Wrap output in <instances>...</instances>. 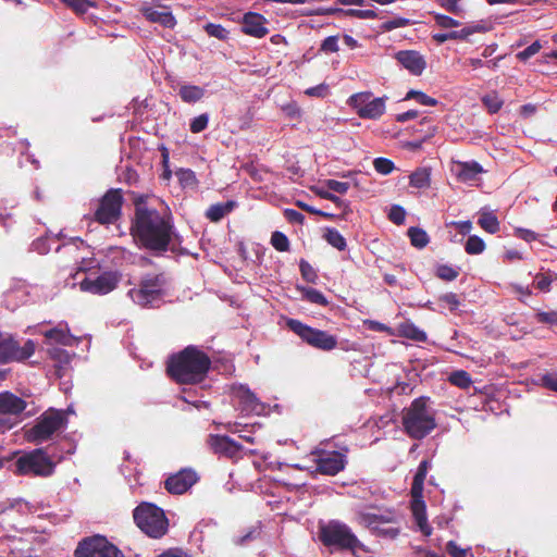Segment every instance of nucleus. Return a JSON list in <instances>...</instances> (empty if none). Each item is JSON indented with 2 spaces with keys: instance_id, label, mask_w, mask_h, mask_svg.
Listing matches in <instances>:
<instances>
[{
  "instance_id": "38",
  "label": "nucleus",
  "mask_w": 557,
  "mask_h": 557,
  "mask_svg": "<svg viewBox=\"0 0 557 557\" xmlns=\"http://www.w3.org/2000/svg\"><path fill=\"white\" fill-rule=\"evenodd\" d=\"M301 290H302L304 297L308 301H310L312 304L321 305V306H326L327 305L326 298L318 289L308 287V288H302Z\"/></svg>"
},
{
  "instance_id": "21",
  "label": "nucleus",
  "mask_w": 557,
  "mask_h": 557,
  "mask_svg": "<svg viewBox=\"0 0 557 557\" xmlns=\"http://www.w3.org/2000/svg\"><path fill=\"white\" fill-rule=\"evenodd\" d=\"M242 32L245 35L263 38L269 34L268 20L256 12H247L242 18Z\"/></svg>"
},
{
  "instance_id": "61",
  "label": "nucleus",
  "mask_w": 557,
  "mask_h": 557,
  "mask_svg": "<svg viewBox=\"0 0 557 557\" xmlns=\"http://www.w3.org/2000/svg\"><path fill=\"white\" fill-rule=\"evenodd\" d=\"M16 424V418L0 413V432L11 430Z\"/></svg>"
},
{
  "instance_id": "28",
  "label": "nucleus",
  "mask_w": 557,
  "mask_h": 557,
  "mask_svg": "<svg viewBox=\"0 0 557 557\" xmlns=\"http://www.w3.org/2000/svg\"><path fill=\"white\" fill-rule=\"evenodd\" d=\"M411 187L418 189L429 188L431 185V169L426 166L418 168L409 176Z\"/></svg>"
},
{
  "instance_id": "1",
  "label": "nucleus",
  "mask_w": 557,
  "mask_h": 557,
  "mask_svg": "<svg viewBox=\"0 0 557 557\" xmlns=\"http://www.w3.org/2000/svg\"><path fill=\"white\" fill-rule=\"evenodd\" d=\"M170 218L144 202L136 203L132 233L145 248L165 251L173 235Z\"/></svg>"
},
{
  "instance_id": "32",
  "label": "nucleus",
  "mask_w": 557,
  "mask_h": 557,
  "mask_svg": "<svg viewBox=\"0 0 557 557\" xmlns=\"http://www.w3.org/2000/svg\"><path fill=\"white\" fill-rule=\"evenodd\" d=\"M408 236L410 238V243L416 248H424L429 244V235L426 232L420 227H410L408 230Z\"/></svg>"
},
{
  "instance_id": "3",
  "label": "nucleus",
  "mask_w": 557,
  "mask_h": 557,
  "mask_svg": "<svg viewBox=\"0 0 557 557\" xmlns=\"http://www.w3.org/2000/svg\"><path fill=\"white\" fill-rule=\"evenodd\" d=\"M403 424L407 434L416 440L425 437L435 429V418L425 398L414 399L410 407L404 410Z\"/></svg>"
},
{
  "instance_id": "18",
  "label": "nucleus",
  "mask_w": 557,
  "mask_h": 557,
  "mask_svg": "<svg viewBox=\"0 0 557 557\" xmlns=\"http://www.w3.org/2000/svg\"><path fill=\"white\" fill-rule=\"evenodd\" d=\"M317 470L326 475H335L345 468V455L338 451L315 450L312 453Z\"/></svg>"
},
{
  "instance_id": "60",
  "label": "nucleus",
  "mask_w": 557,
  "mask_h": 557,
  "mask_svg": "<svg viewBox=\"0 0 557 557\" xmlns=\"http://www.w3.org/2000/svg\"><path fill=\"white\" fill-rule=\"evenodd\" d=\"M542 384L548 389L557 392V373H546L542 376Z\"/></svg>"
},
{
  "instance_id": "11",
  "label": "nucleus",
  "mask_w": 557,
  "mask_h": 557,
  "mask_svg": "<svg viewBox=\"0 0 557 557\" xmlns=\"http://www.w3.org/2000/svg\"><path fill=\"white\" fill-rule=\"evenodd\" d=\"M123 196L120 189H110L98 201L94 216L100 224L114 223L121 214Z\"/></svg>"
},
{
  "instance_id": "42",
  "label": "nucleus",
  "mask_w": 557,
  "mask_h": 557,
  "mask_svg": "<svg viewBox=\"0 0 557 557\" xmlns=\"http://www.w3.org/2000/svg\"><path fill=\"white\" fill-rule=\"evenodd\" d=\"M209 114L202 113L190 121V132L198 134L208 127Z\"/></svg>"
},
{
  "instance_id": "37",
  "label": "nucleus",
  "mask_w": 557,
  "mask_h": 557,
  "mask_svg": "<svg viewBox=\"0 0 557 557\" xmlns=\"http://www.w3.org/2000/svg\"><path fill=\"white\" fill-rule=\"evenodd\" d=\"M409 99H414L422 106H436L437 104L436 99L425 95L422 91H418V90H413V89L409 90L405 97V100H409Z\"/></svg>"
},
{
  "instance_id": "62",
  "label": "nucleus",
  "mask_w": 557,
  "mask_h": 557,
  "mask_svg": "<svg viewBox=\"0 0 557 557\" xmlns=\"http://www.w3.org/2000/svg\"><path fill=\"white\" fill-rule=\"evenodd\" d=\"M321 49L325 52L338 51L337 37H335V36L326 37L321 45Z\"/></svg>"
},
{
  "instance_id": "2",
  "label": "nucleus",
  "mask_w": 557,
  "mask_h": 557,
  "mask_svg": "<svg viewBox=\"0 0 557 557\" xmlns=\"http://www.w3.org/2000/svg\"><path fill=\"white\" fill-rule=\"evenodd\" d=\"M210 364L207 354L195 346H188L170 358L168 372L178 383L194 384L205 379Z\"/></svg>"
},
{
  "instance_id": "52",
  "label": "nucleus",
  "mask_w": 557,
  "mask_h": 557,
  "mask_svg": "<svg viewBox=\"0 0 557 557\" xmlns=\"http://www.w3.org/2000/svg\"><path fill=\"white\" fill-rule=\"evenodd\" d=\"M440 301L444 304L449 310L454 311L460 305L459 298L454 293H447L440 297Z\"/></svg>"
},
{
  "instance_id": "54",
  "label": "nucleus",
  "mask_w": 557,
  "mask_h": 557,
  "mask_svg": "<svg viewBox=\"0 0 557 557\" xmlns=\"http://www.w3.org/2000/svg\"><path fill=\"white\" fill-rule=\"evenodd\" d=\"M535 319L540 323L557 325V311H541L535 314Z\"/></svg>"
},
{
  "instance_id": "29",
  "label": "nucleus",
  "mask_w": 557,
  "mask_h": 557,
  "mask_svg": "<svg viewBox=\"0 0 557 557\" xmlns=\"http://www.w3.org/2000/svg\"><path fill=\"white\" fill-rule=\"evenodd\" d=\"M178 95L186 103H195L201 100L205 96V89L196 85H182Z\"/></svg>"
},
{
  "instance_id": "51",
  "label": "nucleus",
  "mask_w": 557,
  "mask_h": 557,
  "mask_svg": "<svg viewBox=\"0 0 557 557\" xmlns=\"http://www.w3.org/2000/svg\"><path fill=\"white\" fill-rule=\"evenodd\" d=\"M434 18L436 24L442 28H451L460 25L459 21L444 14H435Z\"/></svg>"
},
{
  "instance_id": "47",
  "label": "nucleus",
  "mask_w": 557,
  "mask_h": 557,
  "mask_svg": "<svg viewBox=\"0 0 557 557\" xmlns=\"http://www.w3.org/2000/svg\"><path fill=\"white\" fill-rule=\"evenodd\" d=\"M376 172L383 175L389 174L394 170V163L386 158H376L373 162Z\"/></svg>"
},
{
  "instance_id": "14",
  "label": "nucleus",
  "mask_w": 557,
  "mask_h": 557,
  "mask_svg": "<svg viewBox=\"0 0 557 557\" xmlns=\"http://www.w3.org/2000/svg\"><path fill=\"white\" fill-rule=\"evenodd\" d=\"M35 347L32 339L20 347L10 335L0 333V363L26 360L34 354Z\"/></svg>"
},
{
  "instance_id": "25",
  "label": "nucleus",
  "mask_w": 557,
  "mask_h": 557,
  "mask_svg": "<svg viewBox=\"0 0 557 557\" xmlns=\"http://www.w3.org/2000/svg\"><path fill=\"white\" fill-rule=\"evenodd\" d=\"M25 408L26 403L22 398L11 393L0 394V413L16 418Z\"/></svg>"
},
{
  "instance_id": "15",
  "label": "nucleus",
  "mask_w": 557,
  "mask_h": 557,
  "mask_svg": "<svg viewBox=\"0 0 557 557\" xmlns=\"http://www.w3.org/2000/svg\"><path fill=\"white\" fill-rule=\"evenodd\" d=\"M396 519L395 512L387 510L383 513L376 515V513H368V512H360L358 515V521L373 530H376L380 534L395 537L398 535L399 531L397 528H382L385 524L393 523Z\"/></svg>"
},
{
  "instance_id": "24",
  "label": "nucleus",
  "mask_w": 557,
  "mask_h": 557,
  "mask_svg": "<svg viewBox=\"0 0 557 557\" xmlns=\"http://www.w3.org/2000/svg\"><path fill=\"white\" fill-rule=\"evenodd\" d=\"M140 12L147 21L160 24L165 28L172 29L176 25V18L169 10L159 11L151 5H143Z\"/></svg>"
},
{
  "instance_id": "43",
  "label": "nucleus",
  "mask_w": 557,
  "mask_h": 557,
  "mask_svg": "<svg viewBox=\"0 0 557 557\" xmlns=\"http://www.w3.org/2000/svg\"><path fill=\"white\" fill-rule=\"evenodd\" d=\"M67 7L73 9L78 14H84L89 8L94 7V3L89 0H61Z\"/></svg>"
},
{
  "instance_id": "64",
  "label": "nucleus",
  "mask_w": 557,
  "mask_h": 557,
  "mask_svg": "<svg viewBox=\"0 0 557 557\" xmlns=\"http://www.w3.org/2000/svg\"><path fill=\"white\" fill-rule=\"evenodd\" d=\"M283 111L285 114L293 119H298L300 116V109L296 103H288L283 107Z\"/></svg>"
},
{
  "instance_id": "50",
  "label": "nucleus",
  "mask_w": 557,
  "mask_h": 557,
  "mask_svg": "<svg viewBox=\"0 0 557 557\" xmlns=\"http://www.w3.org/2000/svg\"><path fill=\"white\" fill-rule=\"evenodd\" d=\"M541 48H542V45L540 44V41L536 40L532 45H530L528 48H525L524 50L517 53V58L520 61H527L528 59H530L531 57L536 54L541 50Z\"/></svg>"
},
{
  "instance_id": "27",
  "label": "nucleus",
  "mask_w": 557,
  "mask_h": 557,
  "mask_svg": "<svg viewBox=\"0 0 557 557\" xmlns=\"http://www.w3.org/2000/svg\"><path fill=\"white\" fill-rule=\"evenodd\" d=\"M236 202L234 200H228L226 202H220L211 205L208 210L206 211V216L211 222H219L221 221L225 215L231 213L233 209L236 207Z\"/></svg>"
},
{
  "instance_id": "6",
  "label": "nucleus",
  "mask_w": 557,
  "mask_h": 557,
  "mask_svg": "<svg viewBox=\"0 0 557 557\" xmlns=\"http://www.w3.org/2000/svg\"><path fill=\"white\" fill-rule=\"evenodd\" d=\"M165 285L162 274H148L141 278L138 287L128 290V296L141 307L158 306L165 294Z\"/></svg>"
},
{
  "instance_id": "33",
  "label": "nucleus",
  "mask_w": 557,
  "mask_h": 557,
  "mask_svg": "<svg viewBox=\"0 0 557 557\" xmlns=\"http://www.w3.org/2000/svg\"><path fill=\"white\" fill-rule=\"evenodd\" d=\"M324 239L334 248L338 250H345L347 247L346 239L344 236L335 228H326L324 234Z\"/></svg>"
},
{
  "instance_id": "58",
  "label": "nucleus",
  "mask_w": 557,
  "mask_h": 557,
  "mask_svg": "<svg viewBox=\"0 0 557 557\" xmlns=\"http://www.w3.org/2000/svg\"><path fill=\"white\" fill-rule=\"evenodd\" d=\"M327 85L325 84H320L318 86H314V87H310L308 88L305 94L310 96V97H318V98H323L327 95Z\"/></svg>"
},
{
  "instance_id": "49",
  "label": "nucleus",
  "mask_w": 557,
  "mask_h": 557,
  "mask_svg": "<svg viewBox=\"0 0 557 557\" xmlns=\"http://www.w3.org/2000/svg\"><path fill=\"white\" fill-rule=\"evenodd\" d=\"M299 268H300V272H301L302 277L307 282H309V283H314L315 282L318 275H317L314 269L311 267L310 263H308L305 260H301L300 264H299Z\"/></svg>"
},
{
  "instance_id": "59",
  "label": "nucleus",
  "mask_w": 557,
  "mask_h": 557,
  "mask_svg": "<svg viewBox=\"0 0 557 557\" xmlns=\"http://www.w3.org/2000/svg\"><path fill=\"white\" fill-rule=\"evenodd\" d=\"M436 2L450 13L458 14L461 12L458 0H436Z\"/></svg>"
},
{
  "instance_id": "41",
  "label": "nucleus",
  "mask_w": 557,
  "mask_h": 557,
  "mask_svg": "<svg viewBox=\"0 0 557 557\" xmlns=\"http://www.w3.org/2000/svg\"><path fill=\"white\" fill-rule=\"evenodd\" d=\"M205 30L209 36L221 40H225L228 37V30L220 24L208 23L205 26Z\"/></svg>"
},
{
  "instance_id": "8",
  "label": "nucleus",
  "mask_w": 557,
  "mask_h": 557,
  "mask_svg": "<svg viewBox=\"0 0 557 557\" xmlns=\"http://www.w3.org/2000/svg\"><path fill=\"white\" fill-rule=\"evenodd\" d=\"M66 419L60 410L49 409L37 418L35 424L25 432L28 442L39 444L52 437L65 426Z\"/></svg>"
},
{
  "instance_id": "45",
  "label": "nucleus",
  "mask_w": 557,
  "mask_h": 557,
  "mask_svg": "<svg viewBox=\"0 0 557 557\" xmlns=\"http://www.w3.org/2000/svg\"><path fill=\"white\" fill-rule=\"evenodd\" d=\"M411 25V21L405 17H395L391 21L384 22L381 25L382 32H391L395 28L406 27Z\"/></svg>"
},
{
  "instance_id": "13",
  "label": "nucleus",
  "mask_w": 557,
  "mask_h": 557,
  "mask_svg": "<svg viewBox=\"0 0 557 557\" xmlns=\"http://www.w3.org/2000/svg\"><path fill=\"white\" fill-rule=\"evenodd\" d=\"M75 557H124L121 550L109 543L103 536L96 535L82 541L76 550Z\"/></svg>"
},
{
  "instance_id": "12",
  "label": "nucleus",
  "mask_w": 557,
  "mask_h": 557,
  "mask_svg": "<svg viewBox=\"0 0 557 557\" xmlns=\"http://www.w3.org/2000/svg\"><path fill=\"white\" fill-rule=\"evenodd\" d=\"M348 104L356 110L361 119L375 120L385 112V99L373 98L371 92H358L348 99Z\"/></svg>"
},
{
  "instance_id": "34",
  "label": "nucleus",
  "mask_w": 557,
  "mask_h": 557,
  "mask_svg": "<svg viewBox=\"0 0 557 557\" xmlns=\"http://www.w3.org/2000/svg\"><path fill=\"white\" fill-rule=\"evenodd\" d=\"M448 380L453 385L460 388H468L472 384L471 376L463 370L454 371Z\"/></svg>"
},
{
  "instance_id": "39",
  "label": "nucleus",
  "mask_w": 557,
  "mask_h": 557,
  "mask_svg": "<svg viewBox=\"0 0 557 557\" xmlns=\"http://www.w3.org/2000/svg\"><path fill=\"white\" fill-rule=\"evenodd\" d=\"M557 280V274H543L540 273L535 276V285L542 292H549L550 284L553 281Z\"/></svg>"
},
{
  "instance_id": "17",
  "label": "nucleus",
  "mask_w": 557,
  "mask_h": 557,
  "mask_svg": "<svg viewBox=\"0 0 557 557\" xmlns=\"http://www.w3.org/2000/svg\"><path fill=\"white\" fill-rule=\"evenodd\" d=\"M232 396L240 411L245 414H262L265 411L264 404L245 385L234 386Z\"/></svg>"
},
{
  "instance_id": "53",
  "label": "nucleus",
  "mask_w": 557,
  "mask_h": 557,
  "mask_svg": "<svg viewBox=\"0 0 557 557\" xmlns=\"http://www.w3.org/2000/svg\"><path fill=\"white\" fill-rule=\"evenodd\" d=\"M325 186L334 191V193H338V194H346L349 189V184L346 183V182H339V181H336V180H327L325 181Z\"/></svg>"
},
{
  "instance_id": "56",
  "label": "nucleus",
  "mask_w": 557,
  "mask_h": 557,
  "mask_svg": "<svg viewBox=\"0 0 557 557\" xmlns=\"http://www.w3.org/2000/svg\"><path fill=\"white\" fill-rule=\"evenodd\" d=\"M515 235L528 243L534 242L539 237V235L535 232L528 230V228H522V227L516 228Z\"/></svg>"
},
{
  "instance_id": "35",
  "label": "nucleus",
  "mask_w": 557,
  "mask_h": 557,
  "mask_svg": "<svg viewBox=\"0 0 557 557\" xmlns=\"http://www.w3.org/2000/svg\"><path fill=\"white\" fill-rule=\"evenodd\" d=\"M465 250L469 255H480L485 250V243L476 235L469 236L465 245Z\"/></svg>"
},
{
  "instance_id": "57",
  "label": "nucleus",
  "mask_w": 557,
  "mask_h": 557,
  "mask_svg": "<svg viewBox=\"0 0 557 557\" xmlns=\"http://www.w3.org/2000/svg\"><path fill=\"white\" fill-rule=\"evenodd\" d=\"M284 216L290 223L302 224L305 221V215L294 209H285Z\"/></svg>"
},
{
  "instance_id": "46",
  "label": "nucleus",
  "mask_w": 557,
  "mask_h": 557,
  "mask_svg": "<svg viewBox=\"0 0 557 557\" xmlns=\"http://www.w3.org/2000/svg\"><path fill=\"white\" fill-rule=\"evenodd\" d=\"M338 12H343L348 16L357 17L360 20H369V18H375L377 16L376 12L374 10H358V9H349V10H337Z\"/></svg>"
},
{
  "instance_id": "23",
  "label": "nucleus",
  "mask_w": 557,
  "mask_h": 557,
  "mask_svg": "<svg viewBox=\"0 0 557 557\" xmlns=\"http://www.w3.org/2000/svg\"><path fill=\"white\" fill-rule=\"evenodd\" d=\"M396 60L413 75H421L426 66L424 58L414 50L398 51Z\"/></svg>"
},
{
  "instance_id": "19",
  "label": "nucleus",
  "mask_w": 557,
  "mask_h": 557,
  "mask_svg": "<svg viewBox=\"0 0 557 557\" xmlns=\"http://www.w3.org/2000/svg\"><path fill=\"white\" fill-rule=\"evenodd\" d=\"M199 480L197 472L193 469H182L177 473L169 476L164 486L171 494L181 495L187 492Z\"/></svg>"
},
{
  "instance_id": "31",
  "label": "nucleus",
  "mask_w": 557,
  "mask_h": 557,
  "mask_svg": "<svg viewBox=\"0 0 557 557\" xmlns=\"http://www.w3.org/2000/svg\"><path fill=\"white\" fill-rule=\"evenodd\" d=\"M478 223L484 231L488 232L490 234H495L499 230L498 219L492 212L481 213Z\"/></svg>"
},
{
  "instance_id": "9",
  "label": "nucleus",
  "mask_w": 557,
  "mask_h": 557,
  "mask_svg": "<svg viewBox=\"0 0 557 557\" xmlns=\"http://www.w3.org/2000/svg\"><path fill=\"white\" fill-rule=\"evenodd\" d=\"M287 325L305 343L317 349L331 351L337 347V337L326 331L313 329L294 319L288 320Z\"/></svg>"
},
{
  "instance_id": "4",
  "label": "nucleus",
  "mask_w": 557,
  "mask_h": 557,
  "mask_svg": "<svg viewBox=\"0 0 557 557\" xmlns=\"http://www.w3.org/2000/svg\"><path fill=\"white\" fill-rule=\"evenodd\" d=\"M318 534L323 545L331 549L355 552L361 547V543L351 530L345 523L336 520L320 523Z\"/></svg>"
},
{
  "instance_id": "7",
  "label": "nucleus",
  "mask_w": 557,
  "mask_h": 557,
  "mask_svg": "<svg viewBox=\"0 0 557 557\" xmlns=\"http://www.w3.org/2000/svg\"><path fill=\"white\" fill-rule=\"evenodd\" d=\"M430 468V462L428 460H422L418 467V470L414 474L412 486H411V510L414 518V521L419 528V530L425 536H430L432 534V528L428 523L426 512H425V504L422 499L423 494V485Z\"/></svg>"
},
{
  "instance_id": "36",
  "label": "nucleus",
  "mask_w": 557,
  "mask_h": 557,
  "mask_svg": "<svg viewBox=\"0 0 557 557\" xmlns=\"http://www.w3.org/2000/svg\"><path fill=\"white\" fill-rule=\"evenodd\" d=\"M271 245L277 250V251H281V252H285V251H288L289 250V239L287 238V236L280 232V231H275L272 233L271 235Z\"/></svg>"
},
{
  "instance_id": "44",
  "label": "nucleus",
  "mask_w": 557,
  "mask_h": 557,
  "mask_svg": "<svg viewBox=\"0 0 557 557\" xmlns=\"http://www.w3.org/2000/svg\"><path fill=\"white\" fill-rule=\"evenodd\" d=\"M484 27L480 25L465 27L460 30H453L451 32V40H466L470 35L479 32H483Z\"/></svg>"
},
{
  "instance_id": "16",
  "label": "nucleus",
  "mask_w": 557,
  "mask_h": 557,
  "mask_svg": "<svg viewBox=\"0 0 557 557\" xmlns=\"http://www.w3.org/2000/svg\"><path fill=\"white\" fill-rule=\"evenodd\" d=\"M120 281L116 272H104L98 276H88L79 284L81 289L96 295H106L112 292Z\"/></svg>"
},
{
  "instance_id": "20",
  "label": "nucleus",
  "mask_w": 557,
  "mask_h": 557,
  "mask_svg": "<svg viewBox=\"0 0 557 557\" xmlns=\"http://www.w3.org/2000/svg\"><path fill=\"white\" fill-rule=\"evenodd\" d=\"M208 445L214 454L230 459L238 458L242 451L240 444L223 435H210Z\"/></svg>"
},
{
  "instance_id": "5",
  "label": "nucleus",
  "mask_w": 557,
  "mask_h": 557,
  "mask_svg": "<svg viewBox=\"0 0 557 557\" xmlns=\"http://www.w3.org/2000/svg\"><path fill=\"white\" fill-rule=\"evenodd\" d=\"M137 527L153 539L162 537L169 528L164 511L150 503H143L134 510Z\"/></svg>"
},
{
  "instance_id": "10",
  "label": "nucleus",
  "mask_w": 557,
  "mask_h": 557,
  "mask_svg": "<svg viewBox=\"0 0 557 557\" xmlns=\"http://www.w3.org/2000/svg\"><path fill=\"white\" fill-rule=\"evenodd\" d=\"M16 471L23 475L48 476L53 472L54 465L45 453L38 448L17 458Z\"/></svg>"
},
{
  "instance_id": "26",
  "label": "nucleus",
  "mask_w": 557,
  "mask_h": 557,
  "mask_svg": "<svg viewBox=\"0 0 557 557\" xmlns=\"http://www.w3.org/2000/svg\"><path fill=\"white\" fill-rule=\"evenodd\" d=\"M47 341L51 344H60L63 346H71L74 342L73 336L70 334L66 324H59L44 333Z\"/></svg>"
},
{
  "instance_id": "22",
  "label": "nucleus",
  "mask_w": 557,
  "mask_h": 557,
  "mask_svg": "<svg viewBox=\"0 0 557 557\" xmlns=\"http://www.w3.org/2000/svg\"><path fill=\"white\" fill-rule=\"evenodd\" d=\"M451 172L456 175L458 181L472 184L484 170L476 161H453Z\"/></svg>"
},
{
  "instance_id": "30",
  "label": "nucleus",
  "mask_w": 557,
  "mask_h": 557,
  "mask_svg": "<svg viewBox=\"0 0 557 557\" xmlns=\"http://www.w3.org/2000/svg\"><path fill=\"white\" fill-rule=\"evenodd\" d=\"M399 334L406 338L416 342H425L426 334L411 322H405L399 325Z\"/></svg>"
},
{
  "instance_id": "63",
  "label": "nucleus",
  "mask_w": 557,
  "mask_h": 557,
  "mask_svg": "<svg viewBox=\"0 0 557 557\" xmlns=\"http://www.w3.org/2000/svg\"><path fill=\"white\" fill-rule=\"evenodd\" d=\"M446 549L451 557H466L467 549L460 548L454 541H449Z\"/></svg>"
},
{
  "instance_id": "40",
  "label": "nucleus",
  "mask_w": 557,
  "mask_h": 557,
  "mask_svg": "<svg viewBox=\"0 0 557 557\" xmlns=\"http://www.w3.org/2000/svg\"><path fill=\"white\" fill-rule=\"evenodd\" d=\"M482 101L491 113H496L503 106V100L495 92L484 96Z\"/></svg>"
},
{
  "instance_id": "48",
  "label": "nucleus",
  "mask_w": 557,
  "mask_h": 557,
  "mask_svg": "<svg viewBox=\"0 0 557 557\" xmlns=\"http://www.w3.org/2000/svg\"><path fill=\"white\" fill-rule=\"evenodd\" d=\"M388 218L393 223L401 225L406 219V211L400 206H393L389 210Z\"/></svg>"
},
{
  "instance_id": "55",
  "label": "nucleus",
  "mask_w": 557,
  "mask_h": 557,
  "mask_svg": "<svg viewBox=\"0 0 557 557\" xmlns=\"http://www.w3.org/2000/svg\"><path fill=\"white\" fill-rule=\"evenodd\" d=\"M436 273L440 278L445 281H454L458 276V272L449 265H440Z\"/></svg>"
}]
</instances>
